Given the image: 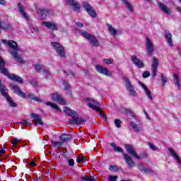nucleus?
<instances>
[{"label": "nucleus", "instance_id": "9d476101", "mask_svg": "<svg viewBox=\"0 0 181 181\" xmlns=\"http://www.w3.org/2000/svg\"><path fill=\"white\" fill-rule=\"evenodd\" d=\"M88 107L90 108L91 110H94V111H96V112H98L100 115L104 118L105 121H107V115L105 113H103V110H101L100 107H98L95 105H93V103H88Z\"/></svg>", "mask_w": 181, "mask_h": 181}, {"label": "nucleus", "instance_id": "a878e982", "mask_svg": "<svg viewBox=\"0 0 181 181\" xmlns=\"http://www.w3.org/2000/svg\"><path fill=\"white\" fill-rule=\"evenodd\" d=\"M5 98L6 100V101L8 103V105L12 107H18V104L15 103V102H13V100L12 99V98H11V96H9L8 94L6 95Z\"/></svg>", "mask_w": 181, "mask_h": 181}, {"label": "nucleus", "instance_id": "3c124183", "mask_svg": "<svg viewBox=\"0 0 181 181\" xmlns=\"http://www.w3.org/2000/svg\"><path fill=\"white\" fill-rule=\"evenodd\" d=\"M108 179H109L110 181H117V179H118V176L109 175Z\"/></svg>", "mask_w": 181, "mask_h": 181}, {"label": "nucleus", "instance_id": "473e14b6", "mask_svg": "<svg viewBox=\"0 0 181 181\" xmlns=\"http://www.w3.org/2000/svg\"><path fill=\"white\" fill-rule=\"evenodd\" d=\"M64 112L66 114V115H69V117H73V115H74V114H76V112H74L73 110L65 107L64 108Z\"/></svg>", "mask_w": 181, "mask_h": 181}, {"label": "nucleus", "instance_id": "c9c22d12", "mask_svg": "<svg viewBox=\"0 0 181 181\" xmlns=\"http://www.w3.org/2000/svg\"><path fill=\"white\" fill-rule=\"evenodd\" d=\"M51 144L52 145V146H54V148H61L62 146L63 145L62 141H54L53 140H51Z\"/></svg>", "mask_w": 181, "mask_h": 181}, {"label": "nucleus", "instance_id": "f03ea898", "mask_svg": "<svg viewBox=\"0 0 181 181\" xmlns=\"http://www.w3.org/2000/svg\"><path fill=\"white\" fill-rule=\"evenodd\" d=\"M0 72L4 76H6L10 80L12 81H15L16 83H19L20 84H23V80L19 76L15 74H9L8 69H5V61L0 57Z\"/></svg>", "mask_w": 181, "mask_h": 181}, {"label": "nucleus", "instance_id": "b1692460", "mask_svg": "<svg viewBox=\"0 0 181 181\" xmlns=\"http://www.w3.org/2000/svg\"><path fill=\"white\" fill-rule=\"evenodd\" d=\"M138 168H139V170H140V172H145V173H153V170H152L149 168H146V167L144 166V165H142V164H139Z\"/></svg>", "mask_w": 181, "mask_h": 181}, {"label": "nucleus", "instance_id": "aec40b11", "mask_svg": "<svg viewBox=\"0 0 181 181\" xmlns=\"http://www.w3.org/2000/svg\"><path fill=\"white\" fill-rule=\"evenodd\" d=\"M86 120L81 117H72L71 119L69 120V124H72L74 125H80V124H83Z\"/></svg>", "mask_w": 181, "mask_h": 181}, {"label": "nucleus", "instance_id": "7ed1b4c3", "mask_svg": "<svg viewBox=\"0 0 181 181\" xmlns=\"http://www.w3.org/2000/svg\"><path fill=\"white\" fill-rule=\"evenodd\" d=\"M79 33L81 36H83V37H85L86 40L89 41L90 45H93V46H95V47L99 46L100 43L98 42V40H97V37H95V36L84 30H80Z\"/></svg>", "mask_w": 181, "mask_h": 181}, {"label": "nucleus", "instance_id": "680f3d73", "mask_svg": "<svg viewBox=\"0 0 181 181\" xmlns=\"http://www.w3.org/2000/svg\"><path fill=\"white\" fill-rule=\"evenodd\" d=\"M5 153H6V151H5L4 149H1L0 150V155H5Z\"/></svg>", "mask_w": 181, "mask_h": 181}, {"label": "nucleus", "instance_id": "39448f33", "mask_svg": "<svg viewBox=\"0 0 181 181\" xmlns=\"http://www.w3.org/2000/svg\"><path fill=\"white\" fill-rule=\"evenodd\" d=\"M53 49H54L55 52L60 56V57L64 58L66 57V52H64V47L62 45V44L57 42H51Z\"/></svg>", "mask_w": 181, "mask_h": 181}, {"label": "nucleus", "instance_id": "412c9836", "mask_svg": "<svg viewBox=\"0 0 181 181\" xmlns=\"http://www.w3.org/2000/svg\"><path fill=\"white\" fill-rule=\"evenodd\" d=\"M23 98L33 100L34 101H37V103H42V99H40V98H37L30 93H26L25 97Z\"/></svg>", "mask_w": 181, "mask_h": 181}, {"label": "nucleus", "instance_id": "a18cd8bd", "mask_svg": "<svg viewBox=\"0 0 181 181\" xmlns=\"http://www.w3.org/2000/svg\"><path fill=\"white\" fill-rule=\"evenodd\" d=\"M18 11L21 13H23L25 12V8L21 5V3L18 4Z\"/></svg>", "mask_w": 181, "mask_h": 181}, {"label": "nucleus", "instance_id": "4c0bfd02", "mask_svg": "<svg viewBox=\"0 0 181 181\" xmlns=\"http://www.w3.org/2000/svg\"><path fill=\"white\" fill-rule=\"evenodd\" d=\"M11 28V24L6 23L0 22V29H9Z\"/></svg>", "mask_w": 181, "mask_h": 181}, {"label": "nucleus", "instance_id": "f257e3e1", "mask_svg": "<svg viewBox=\"0 0 181 181\" xmlns=\"http://www.w3.org/2000/svg\"><path fill=\"white\" fill-rule=\"evenodd\" d=\"M1 42L5 45V46H8V47H10L8 50L9 54L12 56L13 59H15L18 62H19L21 64H23L25 62L23 61V59H22V57L18 53V52H21V48L18 47V43L16 42L10 40L7 41L6 40H2Z\"/></svg>", "mask_w": 181, "mask_h": 181}, {"label": "nucleus", "instance_id": "ea45409f", "mask_svg": "<svg viewBox=\"0 0 181 181\" xmlns=\"http://www.w3.org/2000/svg\"><path fill=\"white\" fill-rule=\"evenodd\" d=\"M160 77H161L163 86H165L166 83H168V77H166V76H165L164 74H161Z\"/></svg>", "mask_w": 181, "mask_h": 181}, {"label": "nucleus", "instance_id": "c756f323", "mask_svg": "<svg viewBox=\"0 0 181 181\" xmlns=\"http://www.w3.org/2000/svg\"><path fill=\"white\" fill-rule=\"evenodd\" d=\"M45 105L52 107V108H54V110H56L57 111L62 112V109H60V107H59V106L56 103H52L50 102H47V103H45Z\"/></svg>", "mask_w": 181, "mask_h": 181}, {"label": "nucleus", "instance_id": "7c9ffc66", "mask_svg": "<svg viewBox=\"0 0 181 181\" xmlns=\"http://www.w3.org/2000/svg\"><path fill=\"white\" fill-rule=\"evenodd\" d=\"M122 1L123 2V5L126 6L129 12H134V8L132 7V5L128 2V0H122Z\"/></svg>", "mask_w": 181, "mask_h": 181}, {"label": "nucleus", "instance_id": "052dcab7", "mask_svg": "<svg viewBox=\"0 0 181 181\" xmlns=\"http://www.w3.org/2000/svg\"><path fill=\"white\" fill-rule=\"evenodd\" d=\"M144 114L146 116V118L148 119H151V117H149V115H148V112H146V110H144Z\"/></svg>", "mask_w": 181, "mask_h": 181}, {"label": "nucleus", "instance_id": "13d9d810", "mask_svg": "<svg viewBox=\"0 0 181 181\" xmlns=\"http://www.w3.org/2000/svg\"><path fill=\"white\" fill-rule=\"evenodd\" d=\"M44 73L45 76H49V74H50V71L49 69H46L45 71H44Z\"/></svg>", "mask_w": 181, "mask_h": 181}, {"label": "nucleus", "instance_id": "423d86ee", "mask_svg": "<svg viewBox=\"0 0 181 181\" xmlns=\"http://www.w3.org/2000/svg\"><path fill=\"white\" fill-rule=\"evenodd\" d=\"M122 80L125 83L126 88L129 91V95L136 97V91L134 88V86H132L131 81H129V79L127 76H123Z\"/></svg>", "mask_w": 181, "mask_h": 181}, {"label": "nucleus", "instance_id": "e433bc0d", "mask_svg": "<svg viewBox=\"0 0 181 181\" xmlns=\"http://www.w3.org/2000/svg\"><path fill=\"white\" fill-rule=\"evenodd\" d=\"M85 101H86V103H92V105H100V103H98L97 100L90 98H86Z\"/></svg>", "mask_w": 181, "mask_h": 181}, {"label": "nucleus", "instance_id": "58836bf2", "mask_svg": "<svg viewBox=\"0 0 181 181\" xmlns=\"http://www.w3.org/2000/svg\"><path fill=\"white\" fill-rule=\"evenodd\" d=\"M87 160H86V157L79 156L76 158L77 163H83V162H86Z\"/></svg>", "mask_w": 181, "mask_h": 181}, {"label": "nucleus", "instance_id": "e2e57ef3", "mask_svg": "<svg viewBox=\"0 0 181 181\" xmlns=\"http://www.w3.org/2000/svg\"><path fill=\"white\" fill-rule=\"evenodd\" d=\"M115 168H117V166L110 165L109 169H110V170H114Z\"/></svg>", "mask_w": 181, "mask_h": 181}, {"label": "nucleus", "instance_id": "5701e85b", "mask_svg": "<svg viewBox=\"0 0 181 181\" xmlns=\"http://www.w3.org/2000/svg\"><path fill=\"white\" fill-rule=\"evenodd\" d=\"M165 39L168 46L173 47V42L172 41V34L169 31L165 32Z\"/></svg>", "mask_w": 181, "mask_h": 181}, {"label": "nucleus", "instance_id": "2f4dec72", "mask_svg": "<svg viewBox=\"0 0 181 181\" xmlns=\"http://www.w3.org/2000/svg\"><path fill=\"white\" fill-rule=\"evenodd\" d=\"M107 30L110 32V35H112V36L117 35V30L112 27L110 24H107Z\"/></svg>", "mask_w": 181, "mask_h": 181}, {"label": "nucleus", "instance_id": "9b49d317", "mask_svg": "<svg viewBox=\"0 0 181 181\" xmlns=\"http://www.w3.org/2000/svg\"><path fill=\"white\" fill-rule=\"evenodd\" d=\"M51 98L53 101H57V103L62 105H66V100H64V99L62 98V95L57 93H52L51 95Z\"/></svg>", "mask_w": 181, "mask_h": 181}, {"label": "nucleus", "instance_id": "864d4df0", "mask_svg": "<svg viewBox=\"0 0 181 181\" xmlns=\"http://www.w3.org/2000/svg\"><path fill=\"white\" fill-rule=\"evenodd\" d=\"M68 165L69 166H74V160L73 158L68 160Z\"/></svg>", "mask_w": 181, "mask_h": 181}, {"label": "nucleus", "instance_id": "72a5a7b5", "mask_svg": "<svg viewBox=\"0 0 181 181\" xmlns=\"http://www.w3.org/2000/svg\"><path fill=\"white\" fill-rule=\"evenodd\" d=\"M110 145L114 148L115 152H122V153H124V149L121 146H117V144L110 143Z\"/></svg>", "mask_w": 181, "mask_h": 181}, {"label": "nucleus", "instance_id": "f704fd0d", "mask_svg": "<svg viewBox=\"0 0 181 181\" xmlns=\"http://www.w3.org/2000/svg\"><path fill=\"white\" fill-rule=\"evenodd\" d=\"M32 117L35 119V122H36V124H39V125H43V122L42 121V119L39 117L37 114H33Z\"/></svg>", "mask_w": 181, "mask_h": 181}, {"label": "nucleus", "instance_id": "0e129e2a", "mask_svg": "<svg viewBox=\"0 0 181 181\" xmlns=\"http://www.w3.org/2000/svg\"><path fill=\"white\" fill-rule=\"evenodd\" d=\"M33 30L35 32H39V28H33Z\"/></svg>", "mask_w": 181, "mask_h": 181}, {"label": "nucleus", "instance_id": "dca6fc26", "mask_svg": "<svg viewBox=\"0 0 181 181\" xmlns=\"http://www.w3.org/2000/svg\"><path fill=\"white\" fill-rule=\"evenodd\" d=\"M42 25L43 26H45V28L50 29L51 30H59V27H57V24L53 22L43 21L42 23Z\"/></svg>", "mask_w": 181, "mask_h": 181}, {"label": "nucleus", "instance_id": "a19ab883", "mask_svg": "<svg viewBox=\"0 0 181 181\" xmlns=\"http://www.w3.org/2000/svg\"><path fill=\"white\" fill-rule=\"evenodd\" d=\"M34 68L35 69V71H37V73H39V71H41L42 69H43V66L40 64H35L34 65Z\"/></svg>", "mask_w": 181, "mask_h": 181}, {"label": "nucleus", "instance_id": "8fccbe9b", "mask_svg": "<svg viewBox=\"0 0 181 181\" xmlns=\"http://www.w3.org/2000/svg\"><path fill=\"white\" fill-rule=\"evenodd\" d=\"M21 124H22L23 125H27L28 127H30V125H32V123L28 122V120L25 119L21 120Z\"/></svg>", "mask_w": 181, "mask_h": 181}, {"label": "nucleus", "instance_id": "6e6d98bb", "mask_svg": "<svg viewBox=\"0 0 181 181\" xmlns=\"http://www.w3.org/2000/svg\"><path fill=\"white\" fill-rule=\"evenodd\" d=\"M21 13L23 14V18H25V19H26L27 21H29V16H28V13L24 11V13Z\"/></svg>", "mask_w": 181, "mask_h": 181}, {"label": "nucleus", "instance_id": "6e6552de", "mask_svg": "<svg viewBox=\"0 0 181 181\" xmlns=\"http://www.w3.org/2000/svg\"><path fill=\"white\" fill-rule=\"evenodd\" d=\"M10 87L13 93L17 94V95L21 97V98H25L26 97V93H25L23 91H21L18 85L11 84Z\"/></svg>", "mask_w": 181, "mask_h": 181}, {"label": "nucleus", "instance_id": "4d7b16f0", "mask_svg": "<svg viewBox=\"0 0 181 181\" xmlns=\"http://www.w3.org/2000/svg\"><path fill=\"white\" fill-rule=\"evenodd\" d=\"M76 25L77 26H78L79 28H83V26H84V24L80 23V22L76 23Z\"/></svg>", "mask_w": 181, "mask_h": 181}, {"label": "nucleus", "instance_id": "bf43d9fd", "mask_svg": "<svg viewBox=\"0 0 181 181\" xmlns=\"http://www.w3.org/2000/svg\"><path fill=\"white\" fill-rule=\"evenodd\" d=\"M0 5H6V1L5 0H0Z\"/></svg>", "mask_w": 181, "mask_h": 181}, {"label": "nucleus", "instance_id": "774afa93", "mask_svg": "<svg viewBox=\"0 0 181 181\" xmlns=\"http://www.w3.org/2000/svg\"><path fill=\"white\" fill-rule=\"evenodd\" d=\"M179 1H180V4H181V0H179Z\"/></svg>", "mask_w": 181, "mask_h": 181}, {"label": "nucleus", "instance_id": "6ab92c4d", "mask_svg": "<svg viewBox=\"0 0 181 181\" xmlns=\"http://www.w3.org/2000/svg\"><path fill=\"white\" fill-rule=\"evenodd\" d=\"M50 12H52V11L47 10L46 8H37V13H38V15H41L42 19H45V18H46L47 15H50Z\"/></svg>", "mask_w": 181, "mask_h": 181}, {"label": "nucleus", "instance_id": "bb28decb", "mask_svg": "<svg viewBox=\"0 0 181 181\" xmlns=\"http://www.w3.org/2000/svg\"><path fill=\"white\" fill-rule=\"evenodd\" d=\"M174 78V84L177 87V88H180V78H179V75L177 74L174 73L173 75Z\"/></svg>", "mask_w": 181, "mask_h": 181}, {"label": "nucleus", "instance_id": "ddd939ff", "mask_svg": "<svg viewBox=\"0 0 181 181\" xmlns=\"http://www.w3.org/2000/svg\"><path fill=\"white\" fill-rule=\"evenodd\" d=\"M83 5V8H85L86 12L90 16H91V18H94L95 16H96L97 13H95V10L93 9V7L90 4H88V3L84 2Z\"/></svg>", "mask_w": 181, "mask_h": 181}, {"label": "nucleus", "instance_id": "37998d69", "mask_svg": "<svg viewBox=\"0 0 181 181\" xmlns=\"http://www.w3.org/2000/svg\"><path fill=\"white\" fill-rule=\"evenodd\" d=\"M114 61V59H103V62L105 64H112V62Z\"/></svg>", "mask_w": 181, "mask_h": 181}, {"label": "nucleus", "instance_id": "f3484780", "mask_svg": "<svg viewBox=\"0 0 181 181\" xmlns=\"http://www.w3.org/2000/svg\"><path fill=\"white\" fill-rule=\"evenodd\" d=\"M132 62H133L134 64H135L136 67H139V69H143V67H145L144 62H142L141 59L135 55L132 56Z\"/></svg>", "mask_w": 181, "mask_h": 181}, {"label": "nucleus", "instance_id": "1a4fd4ad", "mask_svg": "<svg viewBox=\"0 0 181 181\" xmlns=\"http://www.w3.org/2000/svg\"><path fill=\"white\" fill-rule=\"evenodd\" d=\"M95 70L96 71H98V73L103 74L104 76H108L109 77H111V76H112V74H111V71H110V70L101 65H97L95 66Z\"/></svg>", "mask_w": 181, "mask_h": 181}, {"label": "nucleus", "instance_id": "20e7f679", "mask_svg": "<svg viewBox=\"0 0 181 181\" xmlns=\"http://www.w3.org/2000/svg\"><path fill=\"white\" fill-rule=\"evenodd\" d=\"M125 149L129 155H131V156H133V158L138 159V160H141L142 158H146V154H144L142 156H139L136 153V150L135 149V148H134L133 146L131 144H126Z\"/></svg>", "mask_w": 181, "mask_h": 181}, {"label": "nucleus", "instance_id": "49530a36", "mask_svg": "<svg viewBox=\"0 0 181 181\" xmlns=\"http://www.w3.org/2000/svg\"><path fill=\"white\" fill-rule=\"evenodd\" d=\"M115 125L117 127V128H121V120L115 119Z\"/></svg>", "mask_w": 181, "mask_h": 181}, {"label": "nucleus", "instance_id": "338daca9", "mask_svg": "<svg viewBox=\"0 0 181 181\" xmlns=\"http://www.w3.org/2000/svg\"><path fill=\"white\" fill-rule=\"evenodd\" d=\"M146 2H150L151 0H145Z\"/></svg>", "mask_w": 181, "mask_h": 181}, {"label": "nucleus", "instance_id": "603ef678", "mask_svg": "<svg viewBox=\"0 0 181 181\" xmlns=\"http://www.w3.org/2000/svg\"><path fill=\"white\" fill-rule=\"evenodd\" d=\"M148 146L152 149V151H158V148H156L153 144L149 143Z\"/></svg>", "mask_w": 181, "mask_h": 181}, {"label": "nucleus", "instance_id": "09e8293b", "mask_svg": "<svg viewBox=\"0 0 181 181\" xmlns=\"http://www.w3.org/2000/svg\"><path fill=\"white\" fill-rule=\"evenodd\" d=\"M11 144L12 145H13V146H16V145L19 144V140L18 139V138H13L11 141Z\"/></svg>", "mask_w": 181, "mask_h": 181}, {"label": "nucleus", "instance_id": "5fc2aeb1", "mask_svg": "<svg viewBox=\"0 0 181 181\" xmlns=\"http://www.w3.org/2000/svg\"><path fill=\"white\" fill-rule=\"evenodd\" d=\"M149 76H151V74L149 73V71H145L143 74V78H148V77H149Z\"/></svg>", "mask_w": 181, "mask_h": 181}, {"label": "nucleus", "instance_id": "4be33fe9", "mask_svg": "<svg viewBox=\"0 0 181 181\" xmlns=\"http://www.w3.org/2000/svg\"><path fill=\"white\" fill-rule=\"evenodd\" d=\"M71 139H73V136H71V134H64L60 136V141H62L63 144L69 142Z\"/></svg>", "mask_w": 181, "mask_h": 181}, {"label": "nucleus", "instance_id": "c85d7f7f", "mask_svg": "<svg viewBox=\"0 0 181 181\" xmlns=\"http://www.w3.org/2000/svg\"><path fill=\"white\" fill-rule=\"evenodd\" d=\"M130 125L132 129H134V132H141V131H143V129L138 127V124L134 122H130Z\"/></svg>", "mask_w": 181, "mask_h": 181}, {"label": "nucleus", "instance_id": "a211bd4d", "mask_svg": "<svg viewBox=\"0 0 181 181\" xmlns=\"http://www.w3.org/2000/svg\"><path fill=\"white\" fill-rule=\"evenodd\" d=\"M139 84L141 86V88L144 90L148 98H149V100L152 101L153 100V98L152 97V93L151 92V90H149L148 87L142 82H139Z\"/></svg>", "mask_w": 181, "mask_h": 181}, {"label": "nucleus", "instance_id": "69168bd1", "mask_svg": "<svg viewBox=\"0 0 181 181\" xmlns=\"http://www.w3.org/2000/svg\"><path fill=\"white\" fill-rule=\"evenodd\" d=\"M30 165L31 166H36V163L33 161L31 162Z\"/></svg>", "mask_w": 181, "mask_h": 181}, {"label": "nucleus", "instance_id": "2eb2a0df", "mask_svg": "<svg viewBox=\"0 0 181 181\" xmlns=\"http://www.w3.org/2000/svg\"><path fill=\"white\" fill-rule=\"evenodd\" d=\"M123 158L129 168H135V162L132 160V157L128 154H123Z\"/></svg>", "mask_w": 181, "mask_h": 181}, {"label": "nucleus", "instance_id": "79ce46f5", "mask_svg": "<svg viewBox=\"0 0 181 181\" xmlns=\"http://www.w3.org/2000/svg\"><path fill=\"white\" fill-rule=\"evenodd\" d=\"M63 84L64 86H65L66 91H69L71 88V86H70V84H69V83H67V81H64Z\"/></svg>", "mask_w": 181, "mask_h": 181}, {"label": "nucleus", "instance_id": "f8f14e48", "mask_svg": "<svg viewBox=\"0 0 181 181\" xmlns=\"http://www.w3.org/2000/svg\"><path fill=\"white\" fill-rule=\"evenodd\" d=\"M158 66H159V60L158 58H153L151 67L152 77H156L158 73Z\"/></svg>", "mask_w": 181, "mask_h": 181}, {"label": "nucleus", "instance_id": "cd10ccee", "mask_svg": "<svg viewBox=\"0 0 181 181\" xmlns=\"http://www.w3.org/2000/svg\"><path fill=\"white\" fill-rule=\"evenodd\" d=\"M0 93L3 97L8 95V89L0 81Z\"/></svg>", "mask_w": 181, "mask_h": 181}, {"label": "nucleus", "instance_id": "4468645a", "mask_svg": "<svg viewBox=\"0 0 181 181\" xmlns=\"http://www.w3.org/2000/svg\"><path fill=\"white\" fill-rule=\"evenodd\" d=\"M157 6L160 9L161 11H163V13H165V15H171L172 14V10L169 8L166 5H165L163 3L158 1L157 3Z\"/></svg>", "mask_w": 181, "mask_h": 181}, {"label": "nucleus", "instance_id": "393cba45", "mask_svg": "<svg viewBox=\"0 0 181 181\" xmlns=\"http://www.w3.org/2000/svg\"><path fill=\"white\" fill-rule=\"evenodd\" d=\"M168 151L170 152V153L171 154L173 158H175V159L178 162V163L181 164L180 158L176 153H175V149L170 148H168Z\"/></svg>", "mask_w": 181, "mask_h": 181}, {"label": "nucleus", "instance_id": "de8ad7c7", "mask_svg": "<svg viewBox=\"0 0 181 181\" xmlns=\"http://www.w3.org/2000/svg\"><path fill=\"white\" fill-rule=\"evenodd\" d=\"M29 83L33 86V87H37V81L35 79L30 80Z\"/></svg>", "mask_w": 181, "mask_h": 181}, {"label": "nucleus", "instance_id": "c03bdc74", "mask_svg": "<svg viewBox=\"0 0 181 181\" xmlns=\"http://www.w3.org/2000/svg\"><path fill=\"white\" fill-rule=\"evenodd\" d=\"M82 179L86 181H95L94 177H82Z\"/></svg>", "mask_w": 181, "mask_h": 181}, {"label": "nucleus", "instance_id": "0eeeda50", "mask_svg": "<svg viewBox=\"0 0 181 181\" xmlns=\"http://www.w3.org/2000/svg\"><path fill=\"white\" fill-rule=\"evenodd\" d=\"M146 56H148V57H151L152 56V54H153V44L152 43V41H151V39L149 38H146Z\"/></svg>", "mask_w": 181, "mask_h": 181}]
</instances>
